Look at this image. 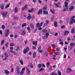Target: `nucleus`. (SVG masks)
<instances>
[{
    "mask_svg": "<svg viewBox=\"0 0 75 75\" xmlns=\"http://www.w3.org/2000/svg\"><path fill=\"white\" fill-rule=\"evenodd\" d=\"M64 4H65V8L63 10V11H66L67 10H68V2L67 1H65Z\"/></svg>",
    "mask_w": 75,
    "mask_h": 75,
    "instance_id": "obj_1",
    "label": "nucleus"
},
{
    "mask_svg": "<svg viewBox=\"0 0 75 75\" xmlns=\"http://www.w3.org/2000/svg\"><path fill=\"white\" fill-rule=\"evenodd\" d=\"M70 21L69 22V25H71L73 24V23H75V20L72 19V18L70 19Z\"/></svg>",
    "mask_w": 75,
    "mask_h": 75,
    "instance_id": "obj_2",
    "label": "nucleus"
},
{
    "mask_svg": "<svg viewBox=\"0 0 75 75\" xmlns=\"http://www.w3.org/2000/svg\"><path fill=\"white\" fill-rule=\"evenodd\" d=\"M2 15L3 18H5L6 16H7V13L6 12H4L2 13Z\"/></svg>",
    "mask_w": 75,
    "mask_h": 75,
    "instance_id": "obj_3",
    "label": "nucleus"
},
{
    "mask_svg": "<svg viewBox=\"0 0 75 75\" xmlns=\"http://www.w3.org/2000/svg\"><path fill=\"white\" fill-rule=\"evenodd\" d=\"M25 71V68H23L21 70V73H20V74L21 75H23V74L24 73V71Z\"/></svg>",
    "mask_w": 75,
    "mask_h": 75,
    "instance_id": "obj_4",
    "label": "nucleus"
},
{
    "mask_svg": "<svg viewBox=\"0 0 75 75\" xmlns=\"http://www.w3.org/2000/svg\"><path fill=\"white\" fill-rule=\"evenodd\" d=\"M6 32L5 33V36L6 37H7L8 35V34H9V30H6Z\"/></svg>",
    "mask_w": 75,
    "mask_h": 75,
    "instance_id": "obj_5",
    "label": "nucleus"
},
{
    "mask_svg": "<svg viewBox=\"0 0 75 75\" xmlns=\"http://www.w3.org/2000/svg\"><path fill=\"white\" fill-rule=\"evenodd\" d=\"M17 70V73L18 74H20V68L19 67H16Z\"/></svg>",
    "mask_w": 75,
    "mask_h": 75,
    "instance_id": "obj_6",
    "label": "nucleus"
},
{
    "mask_svg": "<svg viewBox=\"0 0 75 75\" xmlns=\"http://www.w3.org/2000/svg\"><path fill=\"white\" fill-rule=\"evenodd\" d=\"M26 68L27 70L26 72L27 74H30V71L29 70V68L28 67H26Z\"/></svg>",
    "mask_w": 75,
    "mask_h": 75,
    "instance_id": "obj_7",
    "label": "nucleus"
},
{
    "mask_svg": "<svg viewBox=\"0 0 75 75\" xmlns=\"http://www.w3.org/2000/svg\"><path fill=\"white\" fill-rule=\"evenodd\" d=\"M28 6V5H26L24 6L22 9V11L24 10L25 9V8H27Z\"/></svg>",
    "mask_w": 75,
    "mask_h": 75,
    "instance_id": "obj_8",
    "label": "nucleus"
},
{
    "mask_svg": "<svg viewBox=\"0 0 75 75\" xmlns=\"http://www.w3.org/2000/svg\"><path fill=\"white\" fill-rule=\"evenodd\" d=\"M42 10L41 9L40 10H39V11L38 12L37 14L38 15L40 14H42Z\"/></svg>",
    "mask_w": 75,
    "mask_h": 75,
    "instance_id": "obj_9",
    "label": "nucleus"
},
{
    "mask_svg": "<svg viewBox=\"0 0 75 75\" xmlns=\"http://www.w3.org/2000/svg\"><path fill=\"white\" fill-rule=\"evenodd\" d=\"M48 54H49V52L47 51H46L44 53V56H45L46 57L48 56Z\"/></svg>",
    "mask_w": 75,
    "mask_h": 75,
    "instance_id": "obj_10",
    "label": "nucleus"
},
{
    "mask_svg": "<svg viewBox=\"0 0 75 75\" xmlns=\"http://www.w3.org/2000/svg\"><path fill=\"white\" fill-rule=\"evenodd\" d=\"M4 72H5V74L6 75H8V74H9L10 73V72H9V71H8L7 70H5Z\"/></svg>",
    "mask_w": 75,
    "mask_h": 75,
    "instance_id": "obj_11",
    "label": "nucleus"
},
{
    "mask_svg": "<svg viewBox=\"0 0 75 75\" xmlns=\"http://www.w3.org/2000/svg\"><path fill=\"white\" fill-rule=\"evenodd\" d=\"M67 71L68 73H69V72H71L72 71V69L70 68H68L67 69Z\"/></svg>",
    "mask_w": 75,
    "mask_h": 75,
    "instance_id": "obj_12",
    "label": "nucleus"
},
{
    "mask_svg": "<svg viewBox=\"0 0 75 75\" xmlns=\"http://www.w3.org/2000/svg\"><path fill=\"white\" fill-rule=\"evenodd\" d=\"M59 55V52H56L54 53V55H53V57H56V55Z\"/></svg>",
    "mask_w": 75,
    "mask_h": 75,
    "instance_id": "obj_13",
    "label": "nucleus"
},
{
    "mask_svg": "<svg viewBox=\"0 0 75 75\" xmlns=\"http://www.w3.org/2000/svg\"><path fill=\"white\" fill-rule=\"evenodd\" d=\"M0 7L1 8V10H3V9H4V4H1Z\"/></svg>",
    "mask_w": 75,
    "mask_h": 75,
    "instance_id": "obj_14",
    "label": "nucleus"
},
{
    "mask_svg": "<svg viewBox=\"0 0 75 75\" xmlns=\"http://www.w3.org/2000/svg\"><path fill=\"white\" fill-rule=\"evenodd\" d=\"M74 9V6H71L69 8L70 11H72Z\"/></svg>",
    "mask_w": 75,
    "mask_h": 75,
    "instance_id": "obj_15",
    "label": "nucleus"
},
{
    "mask_svg": "<svg viewBox=\"0 0 75 75\" xmlns=\"http://www.w3.org/2000/svg\"><path fill=\"white\" fill-rule=\"evenodd\" d=\"M54 25L55 27H57L58 26V23H57V21H55Z\"/></svg>",
    "mask_w": 75,
    "mask_h": 75,
    "instance_id": "obj_16",
    "label": "nucleus"
},
{
    "mask_svg": "<svg viewBox=\"0 0 75 75\" xmlns=\"http://www.w3.org/2000/svg\"><path fill=\"white\" fill-rule=\"evenodd\" d=\"M30 27L32 29H34V26L33 23H31L30 24Z\"/></svg>",
    "mask_w": 75,
    "mask_h": 75,
    "instance_id": "obj_17",
    "label": "nucleus"
},
{
    "mask_svg": "<svg viewBox=\"0 0 75 75\" xmlns=\"http://www.w3.org/2000/svg\"><path fill=\"white\" fill-rule=\"evenodd\" d=\"M43 13L44 14H46L47 15L48 14V11H43Z\"/></svg>",
    "mask_w": 75,
    "mask_h": 75,
    "instance_id": "obj_18",
    "label": "nucleus"
},
{
    "mask_svg": "<svg viewBox=\"0 0 75 75\" xmlns=\"http://www.w3.org/2000/svg\"><path fill=\"white\" fill-rule=\"evenodd\" d=\"M33 45H35L36 44V45H37V41H36L35 42V41H33Z\"/></svg>",
    "mask_w": 75,
    "mask_h": 75,
    "instance_id": "obj_19",
    "label": "nucleus"
},
{
    "mask_svg": "<svg viewBox=\"0 0 75 75\" xmlns=\"http://www.w3.org/2000/svg\"><path fill=\"white\" fill-rule=\"evenodd\" d=\"M74 32H75V29L74 28H72L71 30V33L73 34V33H74Z\"/></svg>",
    "mask_w": 75,
    "mask_h": 75,
    "instance_id": "obj_20",
    "label": "nucleus"
},
{
    "mask_svg": "<svg viewBox=\"0 0 75 75\" xmlns=\"http://www.w3.org/2000/svg\"><path fill=\"white\" fill-rule=\"evenodd\" d=\"M69 33V31H66L65 32V33H64V35H67Z\"/></svg>",
    "mask_w": 75,
    "mask_h": 75,
    "instance_id": "obj_21",
    "label": "nucleus"
},
{
    "mask_svg": "<svg viewBox=\"0 0 75 75\" xmlns=\"http://www.w3.org/2000/svg\"><path fill=\"white\" fill-rule=\"evenodd\" d=\"M26 33V32L25 31V30H23L22 33V35H25Z\"/></svg>",
    "mask_w": 75,
    "mask_h": 75,
    "instance_id": "obj_22",
    "label": "nucleus"
},
{
    "mask_svg": "<svg viewBox=\"0 0 75 75\" xmlns=\"http://www.w3.org/2000/svg\"><path fill=\"white\" fill-rule=\"evenodd\" d=\"M29 16L28 17H27V18H28L29 20H30L31 18V15H30V14H29Z\"/></svg>",
    "mask_w": 75,
    "mask_h": 75,
    "instance_id": "obj_23",
    "label": "nucleus"
},
{
    "mask_svg": "<svg viewBox=\"0 0 75 75\" xmlns=\"http://www.w3.org/2000/svg\"><path fill=\"white\" fill-rule=\"evenodd\" d=\"M70 45H71V47H74V46H75V44L74 43H71L70 44Z\"/></svg>",
    "mask_w": 75,
    "mask_h": 75,
    "instance_id": "obj_24",
    "label": "nucleus"
},
{
    "mask_svg": "<svg viewBox=\"0 0 75 75\" xmlns=\"http://www.w3.org/2000/svg\"><path fill=\"white\" fill-rule=\"evenodd\" d=\"M43 33H47V32H48V30L46 29H43L42 30Z\"/></svg>",
    "mask_w": 75,
    "mask_h": 75,
    "instance_id": "obj_25",
    "label": "nucleus"
},
{
    "mask_svg": "<svg viewBox=\"0 0 75 75\" xmlns=\"http://www.w3.org/2000/svg\"><path fill=\"white\" fill-rule=\"evenodd\" d=\"M15 12V13H17L18 12V10H17V8L15 7L14 8Z\"/></svg>",
    "mask_w": 75,
    "mask_h": 75,
    "instance_id": "obj_26",
    "label": "nucleus"
},
{
    "mask_svg": "<svg viewBox=\"0 0 75 75\" xmlns=\"http://www.w3.org/2000/svg\"><path fill=\"white\" fill-rule=\"evenodd\" d=\"M26 23H24L22 24L21 26H22V27L23 28L24 27H25V26H26Z\"/></svg>",
    "mask_w": 75,
    "mask_h": 75,
    "instance_id": "obj_27",
    "label": "nucleus"
},
{
    "mask_svg": "<svg viewBox=\"0 0 75 75\" xmlns=\"http://www.w3.org/2000/svg\"><path fill=\"white\" fill-rule=\"evenodd\" d=\"M20 62L21 65H23L24 64L23 63V60H20Z\"/></svg>",
    "mask_w": 75,
    "mask_h": 75,
    "instance_id": "obj_28",
    "label": "nucleus"
},
{
    "mask_svg": "<svg viewBox=\"0 0 75 75\" xmlns=\"http://www.w3.org/2000/svg\"><path fill=\"white\" fill-rule=\"evenodd\" d=\"M38 68H41L42 67V65L41 64H38Z\"/></svg>",
    "mask_w": 75,
    "mask_h": 75,
    "instance_id": "obj_29",
    "label": "nucleus"
},
{
    "mask_svg": "<svg viewBox=\"0 0 75 75\" xmlns=\"http://www.w3.org/2000/svg\"><path fill=\"white\" fill-rule=\"evenodd\" d=\"M4 41H5L4 40H3L1 41V43L2 45H3L4 43Z\"/></svg>",
    "mask_w": 75,
    "mask_h": 75,
    "instance_id": "obj_30",
    "label": "nucleus"
},
{
    "mask_svg": "<svg viewBox=\"0 0 75 75\" xmlns=\"http://www.w3.org/2000/svg\"><path fill=\"white\" fill-rule=\"evenodd\" d=\"M47 67L48 68V67H49V66H50V63H49V62H48L47 63Z\"/></svg>",
    "mask_w": 75,
    "mask_h": 75,
    "instance_id": "obj_31",
    "label": "nucleus"
},
{
    "mask_svg": "<svg viewBox=\"0 0 75 75\" xmlns=\"http://www.w3.org/2000/svg\"><path fill=\"white\" fill-rule=\"evenodd\" d=\"M19 18L17 17H15L13 18V20H18Z\"/></svg>",
    "mask_w": 75,
    "mask_h": 75,
    "instance_id": "obj_32",
    "label": "nucleus"
},
{
    "mask_svg": "<svg viewBox=\"0 0 75 75\" xmlns=\"http://www.w3.org/2000/svg\"><path fill=\"white\" fill-rule=\"evenodd\" d=\"M48 36L47 35H45L43 37V38H48Z\"/></svg>",
    "mask_w": 75,
    "mask_h": 75,
    "instance_id": "obj_33",
    "label": "nucleus"
},
{
    "mask_svg": "<svg viewBox=\"0 0 75 75\" xmlns=\"http://www.w3.org/2000/svg\"><path fill=\"white\" fill-rule=\"evenodd\" d=\"M27 51L26 50H25V49H24V51H23L24 54H26V53H27Z\"/></svg>",
    "mask_w": 75,
    "mask_h": 75,
    "instance_id": "obj_34",
    "label": "nucleus"
},
{
    "mask_svg": "<svg viewBox=\"0 0 75 75\" xmlns=\"http://www.w3.org/2000/svg\"><path fill=\"white\" fill-rule=\"evenodd\" d=\"M25 50L27 52H28V51H29V47H27L26 48V49Z\"/></svg>",
    "mask_w": 75,
    "mask_h": 75,
    "instance_id": "obj_35",
    "label": "nucleus"
},
{
    "mask_svg": "<svg viewBox=\"0 0 75 75\" xmlns=\"http://www.w3.org/2000/svg\"><path fill=\"white\" fill-rule=\"evenodd\" d=\"M9 6H10V5L9 4H8L6 6L5 8H8V7Z\"/></svg>",
    "mask_w": 75,
    "mask_h": 75,
    "instance_id": "obj_36",
    "label": "nucleus"
},
{
    "mask_svg": "<svg viewBox=\"0 0 75 75\" xmlns=\"http://www.w3.org/2000/svg\"><path fill=\"white\" fill-rule=\"evenodd\" d=\"M1 28L2 29H4L5 28V27L4 26V25H3L1 26Z\"/></svg>",
    "mask_w": 75,
    "mask_h": 75,
    "instance_id": "obj_37",
    "label": "nucleus"
},
{
    "mask_svg": "<svg viewBox=\"0 0 75 75\" xmlns=\"http://www.w3.org/2000/svg\"><path fill=\"white\" fill-rule=\"evenodd\" d=\"M50 11L52 13V14H54V11L51 10H50Z\"/></svg>",
    "mask_w": 75,
    "mask_h": 75,
    "instance_id": "obj_38",
    "label": "nucleus"
},
{
    "mask_svg": "<svg viewBox=\"0 0 75 75\" xmlns=\"http://www.w3.org/2000/svg\"><path fill=\"white\" fill-rule=\"evenodd\" d=\"M17 37H18V35H14V38H17Z\"/></svg>",
    "mask_w": 75,
    "mask_h": 75,
    "instance_id": "obj_39",
    "label": "nucleus"
},
{
    "mask_svg": "<svg viewBox=\"0 0 75 75\" xmlns=\"http://www.w3.org/2000/svg\"><path fill=\"white\" fill-rule=\"evenodd\" d=\"M38 52H40V53H41V52H42V50H38Z\"/></svg>",
    "mask_w": 75,
    "mask_h": 75,
    "instance_id": "obj_40",
    "label": "nucleus"
},
{
    "mask_svg": "<svg viewBox=\"0 0 75 75\" xmlns=\"http://www.w3.org/2000/svg\"><path fill=\"white\" fill-rule=\"evenodd\" d=\"M32 49H33V50H35V49H36V47H35H35L34 46H32Z\"/></svg>",
    "mask_w": 75,
    "mask_h": 75,
    "instance_id": "obj_41",
    "label": "nucleus"
},
{
    "mask_svg": "<svg viewBox=\"0 0 75 75\" xmlns=\"http://www.w3.org/2000/svg\"><path fill=\"white\" fill-rule=\"evenodd\" d=\"M8 42H7L6 44H5V46L6 47H8Z\"/></svg>",
    "mask_w": 75,
    "mask_h": 75,
    "instance_id": "obj_42",
    "label": "nucleus"
},
{
    "mask_svg": "<svg viewBox=\"0 0 75 75\" xmlns=\"http://www.w3.org/2000/svg\"><path fill=\"white\" fill-rule=\"evenodd\" d=\"M54 18V16H52L51 18V20H52Z\"/></svg>",
    "mask_w": 75,
    "mask_h": 75,
    "instance_id": "obj_43",
    "label": "nucleus"
},
{
    "mask_svg": "<svg viewBox=\"0 0 75 75\" xmlns=\"http://www.w3.org/2000/svg\"><path fill=\"white\" fill-rule=\"evenodd\" d=\"M14 45V44L13 43H11L10 44V47H13Z\"/></svg>",
    "mask_w": 75,
    "mask_h": 75,
    "instance_id": "obj_44",
    "label": "nucleus"
},
{
    "mask_svg": "<svg viewBox=\"0 0 75 75\" xmlns=\"http://www.w3.org/2000/svg\"><path fill=\"white\" fill-rule=\"evenodd\" d=\"M40 27V26H39V27L38 30H42V28L41 27Z\"/></svg>",
    "mask_w": 75,
    "mask_h": 75,
    "instance_id": "obj_45",
    "label": "nucleus"
},
{
    "mask_svg": "<svg viewBox=\"0 0 75 75\" xmlns=\"http://www.w3.org/2000/svg\"><path fill=\"white\" fill-rule=\"evenodd\" d=\"M19 50V47H16V51H18Z\"/></svg>",
    "mask_w": 75,
    "mask_h": 75,
    "instance_id": "obj_46",
    "label": "nucleus"
},
{
    "mask_svg": "<svg viewBox=\"0 0 75 75\" xmlns=\"http://www.w3.org/2000/svg\"><path fill=\"white\" fill-rule=\"evenodd\" d=\"M43 24V22H41L40 24V25H39L40 27H41V26H42V25Z\"/></svg>",
    "mask_w": 75,
    "mask_h": 75,
    "instance_id": "obj_47",
    "label": "nucleus"
},
{
    "mask_svg": "<svg viewBox=\"0 0 75 75\" xmlns=\"http://www.w3.org/2000/svg\"><path fill=\"white\" fill-rule=\"evenodd\" d=\"M58 74L59 75H61V71H59L58 72Z\"/></svg>",
    "mask_w": 75,
    "mask_h": 75,
    "instance_id": "obj_48",
    "label": "nucleus"
},
{
    "mask_svg": "<svg viewBox=\"0 0 75 75\" xmlns=\"http://www.w3.org/2000/svg\"><path fill=\"white\" fill-rule=\"evenodd\" d=\"M43 70H44V68H42L40 69V71H42Z\"/></svg>",
    "mask_w": 75,
    "mask_h": 75,
    "instance_id": "obj_49",
    "label": "nucleus"
},
{
    "mask_svg": "<svg viewBox=\"0 0 75 75\" xmlns=\"http://www.w3.org/2000/svg\"><path fill=\"white\" fill-rule=\"evenodd\" d=\"M55 6H57V7H59V6L57 4H55Z\"/></svg>",
    "mask_w": 75,
    "mask_h": 75,
    "instance_id": "obj_50",
    "label": "nucleus"
},
{
    "mask_svg": "<svg viewBox=\"0 0 75 75\" xmlns=\"http://www.w3.org/2000/svg\"><path fill=\"white\" fill-rule=\"evenodd\" d=\"M36 53L35 52H34L33 53V57H36Z\"/></svg>",
    "mask_w": 75,
    "mask_h": 75,
    "instance_id": "obj_51",
    "label": "nucleus"
},
{
    "mask_svg": "<svg viewBox=\"0 0 75 75\" xmlns=\"http://www.w3.org/2000/svg\"><path fill=\"white\" fill-rule=\"evenodd\" d=\"M52 46L53 48H55V45L54 44L52 45Z\"/></svg>",
    "mask_w": 75,
    "mask_h": 75,
    "instance_id": "obj_52",
    "label": "nucleus"
},
{
    "mask_svg": "<svg viewBox=\"0 0 75 75\" xmlns=\"http://www.w3.org/2000/svg\"><path fill=\"white\" fill-rule=\"evenodd\" d=\"M27 30L28 31H30V28L29 27H28L27 28Z\"/></svg>",
    "mask_w": 75,
    "mask_h": 75,
    "instance_id": "obj_53",
    "label": "nucleus"
},
{
    "mask_svg": "<svg viewBox=\"0 0 75 75\" xmlns=\"http://www.w3.org/2000/svg\"><path fill=\"white\" fill-rule=\"evenodd\" d=\"M46 23L47 24H48V23H49V22L48 20H46Z\"/></svg>",
    "mask_w": 75,
    "mask_h": 75,
    "instance_id": "obj_54",
    "label": "nucleus"
},
{
    "mask_svg": "<svg viewBox=\"0 0 75 75\" xmlns=\"http://www.w3.org/2000/svg\"><path fill=\"white\" fill-rule=\"evenodd\" d=\"M39 25H40V23H38L36 24V26L37 27H38L39 26Z\"/></svg>",
    "mask_w": 75,
    "mask_h": 75,
    "instance_id": "obj_55",
    "label": "nucleus"
},
{
    "mask_svg": "<svg viewBox=\"0 0 75 75\" xmlns=\"http://www.w3.org/2000/svg\"><path fill=\"white\" fill-rule=\"evenodd\" d=\"M60 44H61V45H63L64 43L62 42H60Z\"/></svg>",
    "mask_w": 75,
    "mask_h": 75,
    "instance_id": "obj_56",
    "label": "nucleus"
},
{
    "mask_svg": "<svg viewBox=\"0 0 75 75\" xmlns=\"http://www.w3.org/2000/svg\"><path fill=\"white\" fill-rule=\"evenodd\" d=\"M65 26H62L61 27V28H65Z\"/></svg>",
    "mask_w": 75,
    "mask_h": 75,
    "instance_id": "obj_57",
    "label": "nucleus"
},
{
    "mask_svg": "<svg viewBox=\"0 0 75 75\" xmlns=\"http://www.w3.org/2000/svg\"><path fill=\"white\" fill-rule=\"evenodd\" d=\"M43 10H46V9H47V7H43Z\"/></svg>",
    "mask_w": 75,
    "mask_h": 75,
    "instance_id": "obj_58",
    "label": "nucleus"
},
{
    "mask_svg": "<svg viewBox=\"0 0 75 75\" xmlns=\"http://www.w3.org/2000/svg\"><path fill=\"white\" fill-rule=\"evenodd\" d=\"M47 23L45 24H44V25H43L44 27H45L47 26Z\"/></svg>",
    "mask_w": 75,
    "mask_h": 75,
    "instance_id": "obj_59",
    "label": "nucleus"
},
{
    "mask_svg": "<svg viewBox=\"0 0 75 75\" xmlns=\"http://www.w3.org/2000/svg\"><path fill=\"white\" fill-rule=\"evenodd\" d=\"M38 1L39 3H41V1L40 0H38Z\"/></svg>",
    "mask_w": 75,
    "mask_h": 75,
    "instance_id": "obj_60",
    "label": "nucleus"
},
{
    "mask_svg": "<svg viewBox=\"0 0 75 75\" xmlns=\"http://www.w3.org/2000/svg\"><path fill=\"white\" fill-rule=\"evenodd\" d=\"M41 47H40L38 49V51H39L40 50H41Z\"/></svg>",
    "mask_w": 75,
    "mask_h": 75,
    "instance_id": "obj_61",
    "label": "nucleus"
},
{
    "mask_svg": "<svg viewBox=\"0 0 75 75\" xmlns=\"http://www.w3.org/2000/svg\"><path fill=\"white\" fill-rule=\"evenodd\" d=\"M30 68H33V67H34V66L33 65H30Z\"/></svg>",
    "mask_w": 75,
    "mask_h": 75,
    "instance_id": "obj_62",
    "label": "nucleus"
},
{
    "mask_svg": "<svg viewBox=\"0 0 75 75\" xmlns=\"http://www.w3.org/2000/svg\"><path fill=\"white\" fill-rule=\"evenodd\" d=\"M28 13H31V11L30 9L28 10Z\"/></svg>",
    "mask_w": 75,
    "mask_h": 75,
    "instance_id": "obj_63",
    "label": "nucleus"
},
{
    "mask_svg": "<svg viewBox=\"0 0 75 75\" xmlns=\"http://www.w3.org/2000/svg\"><path fill=\"white\" fill-rule=\"evenodd\" d=\"M54 72H53V73H52L51 74H50V75H54Z\"/></svg>",
    "mask_w": 75,
    "mask_h": 75,
    "instance_id": "obj_64",
    "label": "nucleus"
}]
</instances>
